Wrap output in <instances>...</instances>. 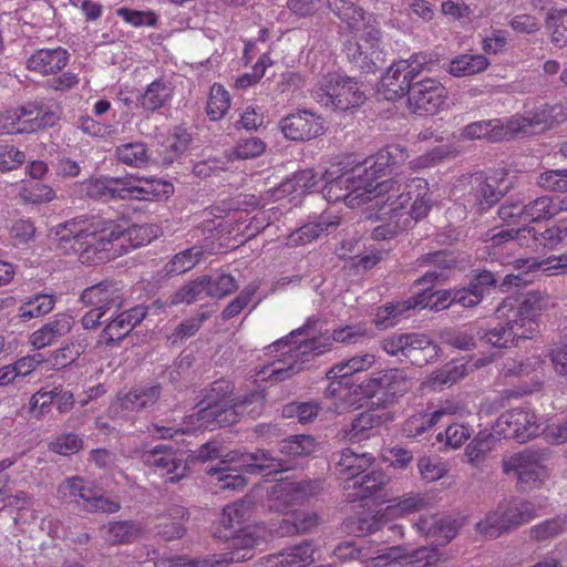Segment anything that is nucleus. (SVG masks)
Segmentation results:
<instances>
[{
    "label": "nucleus",
    "instance_id": "f257e3e1",
    "mask_svg": "<svg viewBox=\"0 0 567 567\" xmlns=\"http://www.w3.org/2000/svg\"><path fill=\"white\" fill-rule=\"evenodd\" d=\"M56 247L64 255L74 254L82 264L96 265L114 259L156 238L152 225L125 227L112 219L79 216L53 229Z\"/></svg>",
    "mask_w": 567,
    "mask_h": 567
},
{
    "label": "nucleus",
    "instance_id": "f03ea898",
    "mask_svg": "<svg viewBox=\"0 0 567 567\" xmlns=\"http://www.w3.org/2000/svg\"><path fill=\"white\" fill-rule=\"evenodd\" d=\"M368 194L372 207L388 216V223L375 227L372 238L386 240L405 231L420 219L424 218L432 207L429 195V184L425 179L415 177L410 179L390 178L377 182L369 177Z\"/></svg>",
    "mask_w": 567,
    "mask_h": 567
},
{
    "label": "nucleus",
    "instance_id": "7ed1b4c3",
    "mask_svg": "<svg viewBox=\"0 0 567 567\" xmlns=\"http://www.w3.org/2000/svg\"><path fill=\"white\" fill-rule=\"evenodd\" d=\"M249 514V507L245 502H236L227 505L223 511L219 526L215 536L225 539L229 545L228 551L213 555L212 557L193 561L194 567H225L229 564L241 563L254 557V548L258 544L248 528L243 527Z\"/></svg>",
    "mask_w": 567,
    "mask_h": 567
},
{
    "label": "nucleus",
    "instance_id": "20e7f679",
    "mask_svg": "<svg viewBox=\"0 0 567 567\" xmlns=\"http://www.w3.org/2000/svg\"><path fill=\"white\" fill-rule=\"evenodd\" d=\"M85 195L96 200L138 199L158 200L173 194L171 183L162 179H143L134 176L100 177L83 183Z\"/></svg>",
    "mask_w": 567,
    "mask_h": 567
},
{
    "label": "nucleus",
    "instance_id": "39448f33",
    "mask_svg": "<svg viewBox=\"0 0 567 567\" xmlns=\"http://www.w3.org/2000/svg\"><path fill=\"white\" fill-rule=\"evenodd\" d=\"M315 99L334 111H347L363 103L365 96L353 79L332 72L323 75L313 89Z\"/></svg>",
    "mask_w": 567,
    "mask_h": 567
},
{
    "label": "nucleus",
    "instance_id": "423d86ee",
    "mask_svg": "<svg viewBox=\"0 0 567 567\" xmlns=\"http://www.w3.org/2000/svg\"><path fill=\"white\" fill-rule=\"evenodd\" d=\"M360 168L352 172L343 173L337 177H332V173L327 172L323 175L326 184L321 193L324 199L331 203L343 200L347 206L353 208L371 198L368 194L369 176L360 173Z\"/></svg>",
    "mask_w": 567,
    "mask_h": 567
},
{
    "label": "nucleus",
    "instance_id": "0eeeda50",
    "mask_svg": "<svg viewBox=\"0 0 567 567\" xmlns=\"http://www.w3.org/2000/svg\"><path fill=\"white\" fill-rule=\"evenodd\" d=\"M548 454L546 450L525 449L505 456L502 460L503 473L514 474L524 488L537 487L548 476L545 466Z\"/></svg>",
    "mask_w": 567,
    "mask_h": 567
},
{
    "label": "nucleus",
    "instance_id": "6e6552de",
    "mask_svg": "<svg viewBox=\"0 0 567 567\" xmlns=\"http://www.w3.org/2000/svg\"><path fill=\"white\" fill-rule=\"evenodd\" d=\"M331 10L346 22L353 34L352 40L363 41L375 51L381 43V30L372 14H367L361 8L346 0H329Z\"/></svg>",
    "mask_w": 567,
    "mask_h": 567
},
{
    "label": "nucleus",
    "instance_id": "1a4fd4ad",
    "mask_svg": "<svg viewBox=\"0 0 567 567\" xmlns=\"http://www.w3.org/2000/svg\"><path fill=\"white\" fill-rule=\"evenodd\" d=\"M445 86L433 78L412 82L408 94L406 107L416 115H433L439 113L446 103Z\"/></svg>",
    "mask_w": 567,
    "mask_h": 567
},
{
    "label": "nucleus",
    "instance_id": "9d476101",
    "mask_svg": "<svg viewBox=\"0 0 567 567\" xmlns=\"http://www.w3.org/2000/svg\"><path fill=\"white\" fill-rule=\"evenodd\" d=\"M163 307L164 305L159 300H155L150 306L138 305L123 311L107 323L101 337L105 340L107 346L120 342L134 327L144 320L148 311L154 310V312H156Z\"/></svg>",
    "mask_w": 567,
    "mask_h": 567
},
{
    "label": "nucleus",
    "instance_id": "9b49d317",
    "mask_svg": "<svg viewBox=\"0 0 567 567\" xmlns=\"http://www.w3.org/2000/svg\"><path fill=\"white\" fill-rule=\"evenodd\" d=\"M322 491V482L299 481L281 482L272 487L271 509L284 511L290 505L302 503Z\"/></svg>",
    "mask_w": 567,
    "mask_h": 567
},
{
    "label": "nucleus",
    "instance_id": "f8f14e48",
    "mask_svg": "<svg viewBox=\"0 0 567 567\" xmlns=\"http://www.w3.org/2000/svg\"><path fill=\"white\" fill-rule=\"evenodd\" d=\"M477 338L493 348H508L519 339H530L532 329L513 316L506 322H497L493 327L478 328Z\"/></svg>",
    "mask_w": 567,
    "mask_h": 567
},
{
    "label": "nucleus",
    "instance_id": "ddd939ff",
    "mask_svg": "<svg viewBox=\"0 0 567 567\" xmlns=\"http://www.w3.org/2000/svg\"><path fill=\"white\" fill-rule=\"evenodd\" d=\"M497 426L501 427L505 436L513 437L520 443L529 441L539 432L536 414L523 409H513L503 413L497 421Z\"/></svg>",
    "mask_w": 567,
    "mask_h": 567
},
{
    "label": "nucleus",
    "instance_id": "4468645a",
    "mask_svg": "<svg viewBox=\"0 0 567 567\" xmlns=\"http://www.w3.org/2000/svg\"><path fill=\"white\" fill-rule=\"evenodd\" d=\"M143 461L148 466L168 475L167 481L171 483L178 482L187 473V466L182 456L172 446L165 444L144 452Z\"/></svg>",
    "mask_w": 567,
    "mask_h": 567
},
{
    "label": "nucleus",
    "instance_id": "2eb2a0df",
    "mask_svg": "<svg viewBox=\"0 0 567 567\" xmlns=\"http://www.w3.org/2000/svg\"><path fill=\"white\" fill-rule=\"evenodd\" d=\"M308 364L309 360L301 358L300 353L292 348L282 358L264 365L256 375L262 381L280 383L303 371Z\"/></svg>",
    "mask_w": 567,
    "mask_h": 567
},
{
    "label": "nucleus",
    "instance_id": "dca6fc26",
    "mask_svg": "<svg viewBox=\"0 0 567 567\" xmlns=\"http://www.w3.org/2000/svg\"><path fill=\"white\" fill-rule=\"evenodd\" d=\"M284 135L292 141H308L323 133V124L309 111H298L281 121Z\"/></svg>",
    "mask_w": 567,
    "mask_h": 567
},
{
    "label": "nucleus",
    "instance_id": "f3484780",
    "mask_svg": "<svg viewBox=\"0 0 567 567\" xmlns=\"http://www.w3.org/2000/svg\"><path fill=\"white\" fill-rule=\"evenodd\" d=\"M81 301L104 312L117 311L124 302L122 289L113 281H102L84 289Z\"/></svg>",
    "mask_w": 567,
    "mask_h": 567
},
{
    "label": "nucleus",
    "instance_id": "a211bd4d",
    "mask_svg": "<svg viewBox=\"0 0 567 567\" xmlns=\"http://www.w3.org/2000/svg\"><path fill=\"white\" fill-rule=\"evenodd\" d=\"M429 505V498L421 494H409L400 498L396 504L388 506L383 514H378L374 517V524L369 527V530L377 532L386 528L393 534L402 537L403 530L401 526L389 525L383 518L385 515H409L415 512H420Z\"/></svg>",
    "mask_w": 567,
    "mask_h": 567
},
{
    "label": "nucleus",
    "instance_id": "6ab92c4d",
    "mask_svg": "<svg viewBox=\"0 0 567 567\" xmlns=\"http://www.w3.org/2000/svg\"><path fill=\"white\" fill-rule=\"evenodd\" d=\"M389 478L382 470L370 468L351 484H346L344 489L349 491V502L363 501L370 497L382 498V491Z\"/></svg>",
    "mask_w": 567,
    "mask_h": 567
},
{
    "label": "nucleus",
    "instance_id": "aec40b11",
    "mask_svg": "<svg viewBox=\"0 0 567 567\" xmlns=\"http://www.w3.org/2000/svg\"><path fill=\"white\" fill-rule=\"evenodd\" d=\"M73 324L74 320L71 316L66 313H59L54 316L52 320L33 331L30 334L28 342L35 350L50 347L62 337L70 333Z\"/></svg>",
    "mask_w": 567,
    "mask_h": 567
},
{
    "label": "nucleus",
    "instance_id": "412c9836",
    "mask_svg": "<svg viewBox=\"0 0 567 567\" xmlns=\"http://www.w3.org/2000/svg\"><path fill=\"white\" fill-rule=\"evenodd\" d=\"M373 463L374 457L370 453H358L349 447L343 449L336 464V473L339 478L343 480L347 484H351L369 471Z\"/></svg>",
    "mask_w": 567,
    "mask_h": 567
},
{
    "label": "nucleus",
    "instance_id": "4be33fe9",
    "mask_svg": "<svg viewBox=\"0 0 567 567\" xmlns=\"http://www.w3.org/2000/svg\"><path fill=\"white\" fill-rule=\"evenodd\" d=\"M69 59L64 48L40 49L27 60V69L42 75L56 74L65 68Z\"/></svg>",
    "mask_w": 567,
    "mask_h": 567
},
{
    "label": "nucleus",
    "instance_id": "5701e85b",
    "mask_svg": "<svg viewBox=\"0 0 567 567\" xmlns=\"http://www.w3.org/2000/svg\"><path fill=\"white\" fill-rule=\"evenodd\" d=\"M174 91L175 86L171 80L165 76L158 78L151 82L145 91L137 96V105L147 112H157L169 105Z\"/></svg>",
    "mask_w": 567,
    "mask_h": 567
},
{
    "label": "nucleus",
    "instance_id": "b1692460",
    "mask_svg": "<svg viewBox=\"0 0 567 567\" xmlns=\"http://www.w3.org/2000/svg\"><path fill=\"white\" fill-rule=\"evenodd\" d=\"M338 216L323 213L315 221H309L288 236V245L300 246L311 243L322 234L333 233L340 225Z\"/></svg>",
    "mask_w": 567,
    "mask_h": 567
},
{
    "label": "nucleus",
    "instance_id": "393cba45",
    "mask_svg": "<svg viewBox=\"0 0 567 567\" xmlns=\"http://www.w3.org/2000/svg\"><path fill=\"white\" fill-rule=\"evenodd\" d=\"M404 64L393 62L381 79L380 92L388 101H395L408 96L412 86L411 75L405 74Z\"/></svg>",
    "mask_w": 567,
    "mask_h": 567
},
{
    "label": "nucleus",
    "instance_id": "a878e982",
    "mask_svg": "<svg viewBox=\"0 0 567 567\" xmlns=\"http://www.w3.org/2000/svg\"><path fill=\"white\" fill-rule=\"evenodd\" d=\"M162 386L159 383H150L132 388L127 393L118 395L123 410L140 412L153 406L159 399Z\"/></svg>",
    "mask_w": 567,
    "mask_h": 567
},
{
    "label": "nucleus",
    "instance_id": "bb28decb",
    "mask_svg": "<svg viewBox=\"0 0 567 567\" xmlns=\"http://www.w3.org/2000/svg\"><path fill=\"white\" fill-rule=\"evenodd\" d=\"M197 421L200 422L199 426L214 427V426H229L236 424L241 417L234 399L228 402L209 408H202L196 413Z\"/></svg>",
    "mask_w": 567,
    "mask_h": 567
},
{
    "label": "nucleus",
    "instance_id": "cd10ccee",
    "mask_svg": "<svg viewBox=\"0 0 567 567\" xmlns=\"http://www.w3.org/2000/svg\"><path fill=\"white\" fill-rule=\"evenodd\" d=\"M437 346L426 334L409 333L404 358L412 364L422 367L437 357Z\"/></svg>",
    "mask_w": 567,
    "mask_h": 567
},
{
    "label": "nucleus",
    "instance_id": "c85d7f7f",
    "mask_svg": "<svg viewBox=\"0 0 567 567\" xmlns=\"http://www.w3.org/2000/svg\"><path fill=\"white\" fill-rule=\"evenodd\" d=\"M246 473L259 474L266 472L267 474L279 473L289 470L286 461L274 455L268 450H257L252 453L246 454L243 463Z\"/></svg>",
    "mask_w": 567,
    "mask_h": 567
},
{
    "label": "nucleus",
    "instance_id": "c756f323",
    "mask_svg": "<svg viewBox=\"0 0 567 567\" xmlns=\"http://www.w3.org/2000/svg\"><path fill=\"white\" fill-rule=\"evenodd\" d=\"M142 526L134 520L111 522L100 528V535L110 545L128 544L142 534Z\"/></svg>",
    "mask_w": 567,
    "mask_h": 567
},
{
    "label": "nucleus",
    "instance_id": "7c9ffc66",
    "mask_svg": "<svg viewBox=\"0 0 567 567\" xmlns=\"http://www.w3.org/2000/svg\"><path fill=\"white\" fill-rule=\"evenodd\" d=\"M549 296L539 290L528 291L520 302L514 317L524 322L527 329L534 332L535 318L549 306Z\"/></svg>",
    "mask_w": 567,
    "mask_h": 567
},
{
    "label": "nucleus",
    "instance_id": "2f4dec72",
    "mask_svg": "<svg viewBox=\"0 0 567 567\" xmlns=\"http://www.w3.org/2000/svg\"><path fill=\"white\" fill-rule=\"evenodd\" d=\"M313 555L315 547L312 542L303 540L277 554L272 558L271 567H303L315 561Z\"/></svg>",
    "mask_w": 567,
    "mask_h": 567
},
{
    "label": "nucleus",
    "instance_id": "473e14b6",
    "mask_svg": "<svg viewBox=\"0 0 567 567\" xmlns=\"http://www.w3.org/2000/svg\"><path fill=\"white\" fill-rule=\"evenodd\" d=\"M513 183L504 172H496L485 178L480 184L478 195L482 198L481 204H486L489 208L497 204L511 189Z\"/></svg>",
    "mask_w": 567,
    "mask_h": 567
},
{
    "label": "nucleus",
    "instance_id": "72a5a7b5",
    "mask_svg": "<svg viewBox=\"0 0 567 567\" xmlns=\"http://www.w3.org/2000/svg\"><path fill=\"white\" fill-rule=\"evenodd\" d=\"M408 158L406 151L400 145H389L380 150L370 165L369 169L364 168L367 177L378 178L379 175L385 174L388 169L403 164Z\"/></svg>",
    "mask_w": 567,
    "mask_h": 567
},
{
    "label": "nucleus",
    "instance_id": "f704fd0d",
    "mask_svg": "<svg viewBox=\"0 0 567 567\" xmlns=\"http://www.w3.org/2000/svg\"><path fill=\"white\" fill-rule=\"evenodd\" d=\"M567 209L564 200L550 196H542L523 206L524 221L535 223L549 219L559 212Z\"/></svg>",
    "mask_w": 567,
    "mask_h": 567
},
{
    "label": "nucleus",
    "instance_id": "c9c22d12",
    "mask_svg": "<svg viewBox=\"0 0 567 567\" xmlns=\"http://www.w3.org/2000/svg\"><path fill=\"white\" fill-rule=\"evenodd\" d=\"M319 516L315 512L293 511L287 514L279 523L277 532L281 536L305 534L318 526Z\"/></svg>",
    "mask_w": 567,
    "mask_h": 567
},
{
    "label": "nucleus",
    "instance_id": "e433bc0d",
    "mask_svg": "<svg viewBox=\"0 0 567 567\" xmlns=\"http://www.w3.org/2000/svg\"><path fill=\"white\" fill-rule=\"evenodd\" d=\"M39 101L28 102L20 107L7 111L0 117V134L20 133L17 128L32 124L39 110Z\"/></svg>",
    "mask_w": 567,
    "mask_h": 567
},
{
    "label": "nucleus",
    "instance_id": "4c0bfd02",
    "mask_svg": "<svg viewBox=\"0 0 567 567\" xmlns=\"http://www.w3.org/2000/svg\"><path fill=\"white\" fill-rule=\"evenodd\" d=\"M344 50L348 60L359 70L364 73H374L378 69L375 60L379 56V52L363 45L358 40L349 39L346 42Z\"/></svg>",
    "mask_w": 567,
    "mask_h": 567
},
{
    "label": "nucleus",
    "instance_id": "58836bf2",
    "mask_svg": "<svg viewBox=\"0 0 567 567\" xmlns=\"http://www.w3.org/2000/svg\"><path fill=\"white\" fill-rule=\"evenodd\" d=\"M190 141V135L185 128L175 127L174 131L164 138L158 150L163 163L169 165L176 161L187 151Z\"/></svg>",
    "mask_w": 567,
    "mask_h": 567
},
{
    "label": "nucleus",
    "instance_id": "ea45409f",
    "mask_svg": "<svg viewBox=\"0 0 567 567\" xmlns=\"http://www.w3.org/2000/svg\"><path fill=\"white\" fill-rule=\"evenodd\" d=\"M488 65L489 61L483 54H461L449 63L446 71L455 78H464L482 73Z\"/></svg>",
    "mask_w": 567,
    "mask_h": 567
},
{
    "label": "nucleus",
    "instance_id": "a19ab883",
    "mask_svg": "<svg viewBox=\"0 0 567 567\" xmlns=\"http://www.w3.org/2000/svg\"><path fill=\"white\" fill-rule=\"evenodd\" d=\"M87 341L85 338L78 337L62 348L51 352L47 362L52 370H61L75 362L86 350Z\"/></svg>",
    "mask_w": 567,
    "mask_h": 567
},
{
    "label": "nucleus",
    "instance_id": "79ce46f5",
    "mask_svg": "<svg viewBox=\"0 0 567 567\" xmlns=\"http://www.w3.org/2000/svg\"><path fill=\"white\" fill-rule=\"evenodd\" d=\"M186 515L187 511L184 507H172L168 515L162 516L161 522L156 525L157 534L165 540L182 538L186 533L183 524Z\"/></svg>",
    "mask_w": 567,
    "mask_h": 567
},
{
    "label": "nucleus",
    "instance_id": "37998d69",
    "mask_svg": "<svg viewBox=\"0 0 567 567\" xmlns=\"http://www.w3.org/2000/svg\"><path fill=\"white\" fill-rule=\"evenodd\" d=\"M451 414H453L452 410L440 408L430 414L412 415L404 422L402 432L408 437L422 435L426 430L439 423L441 419Z\"/></svg>",
    "mask_w": 567,
    "mask_h": 567
},
{
    "label": "nucleus",
    "instance_id": "c03bdc74",
    "mask_svg": "<svg viewBox=\"0 0 567 567\" xmlns=\"http://www.w3.org/2000/svg\"><path fill=\"white\" fill-rule=\"evenodd\" d=\"M231 462L233 460H223L220 463L224 464V466L212 467L207 473L212 476H216L221 489L239 491L247 484V480L243 475V471L245 472V468L241 466L243 470H238L236 466L230 465Z\"/></svg>",
    "mask_w": 567,
    "mask_h": 567
},
{
    "label": "nucleus",
    "instance_id": "a18cd8bd",
    "mask_svg": "<svg viewBox=\"0 0 567 567\" xmlns=\"http://www.w3.org/2000/svg\"><path fill=\"white\" fill-rule=\"evenodd\" d=\"M382 424V417L371 411L360 413L344 430V436L350 442H361L371 436L373 429Z\"/></svg>",
    "mask_w": 567,
    "mask_h": 567
},
{
    "label": "nucleus",
    "instance_id": "49530a36",
    "mask_svg": "<svg viewBox=\"0 0 567 567\" xmlns=\"http://www.w3.org/2000/svg\"><path fill=\"white\" fill-rule=\"evenodd\" d=\"M321 178H323V176H320L313 169H303L295 173L291 177L284 181L280 184L279 190L284 194L310 193L318 187Z\"/></svg>",
    "mask_w": 567,
    "mask_h": 567
},
{
    "label": "nucleus",
    "instance_id": "de8ad7c7",
    "mask_svg": "<svg viewBox=\"0 0 567 567\" xmlns=\"http://www.w3.org/2000/svg\"><path fill=\"white\" fill-rule=\"evenodd\" d=\"M375 363V355L362 353L333 365L328 372V378H348L354 373L369 370Z\"/></svg>",
    "mask_w": 567,
    "mask_h": 567
},
{
    "label": "nucleus",
    "instance_id": "09e8293b",
    "mask_svg": "<svg viewBox=\"0 0 567 567\" xmlns=\"http://www.w3.org/2000/svg\"><path fill=\"white\" fill-rule=\"evenodd\" d=\"M526 231L533 235V240L536 245L544 248L555 249L560 246H567V219H559L553 227L544 231H537L536 229Z\"/></svg>",
    "mask_w": 567,
    "mask_h": 567
},
{
    "label": "nucleus",
    "instance_id": "8fccbe9b",
    "mask_svg": "<svg viewBox=\"0 0 567 567\" xmlns=\"http://www.w3.org/2000/svg\"><path fill=\"white\" fill-rule=\"evenodd\" d=\"M203 256V247L193 246L173 256V258L166 262L164 269L169 276L185 274L199 264Z\"/></svg>",
    "mask_w": 567,
    "mask_h": 567
},
{
    "label": "nucleus",
    "instance_id": "3c124183",
    "mask_svg": "<svg viewBox=\"0 0 567 567\" xmlns=\"http://www.w3.org/2000/svg\"><path fill=\"white\" fill-rule=\"evenodd\" d=\"M385 381V400L393 402L403 396L412 388V378L404 369H389L383 371Z\"/></svg>",
    "mask_w": 567,
    "mask_h": 567
},
{
    "label": "nucleus",
    "instance_id": "603ef678",
    "mask_svg": "<svg viewBox=\"0 0 567 567\" xmlns=\"http://www.w3.org/2000/svg\"><path fill=\"white\" fill-rule=\"evenodd\" d=\"M54 296L38 293L29 298L19 307L18 316L21 321L27 322L33 318H39L51 312L54 308Z\"/></svg>",
    "mask_w": 567,
    "mask_h": 567
},
{
    "label": "nucleus",
    "instance_id": "864d4df0",
    "mask_svg": "<svg viewBox=\"0 0 567 567\" xmlns=\"http://www.w3.org/2000/svg\"><path fill=\"white\" fill-rule=\"evenodd\" d=\"M534 229L533 227L527 228H504L503 226H495L487 229L483 235L482 239L484 243L489 244V247L497 248L514 240L522 245V238L532 237L526 230Z\"/></svg>",
    "mask_w": 567,
    "mask_h": 567
},
{
    "label": "nucleus",
    "instance_id": "5fc2aeb1",
    "mask_svg": "<svg viewBox=\"0 0 567 567\" xmlns=\"http://www.w3.org/2000/svg\"><path fill=\"white\" fill-rule=\"evenodd\" d=\"M417 308L415 298L412 297L403 302L386 303L377 310L374 322L379 327L389 328L394 326L398 320L409 310Z\"/></svg>",
    "mask_w": 567,
    "mask_h": 567
},
{
    "label": "nucleus",
    "instance_id": "6e6d98bb",
    "mask_svg": "<svg viewBox=\"0 0 567 567\" xmlns=\"http://www.w3.org/2000/svg\"><path fill=\"white\" fill-rule=\"evenodd\" d=\"M509 529L528 523L537 516L535 505L527 501L503 503Z\"/></svg>",
    "mask_w": 567,
    "mask_h": 567
},
{
    "label": "nucleus",
    "instance_id": "4d7b16f0",
    "mask_svg": "<svg viewBox=\"0 0 567 567\" xmlns=\"http://www.w3.org/2000/svg\"><path fill=\"white\" fill-rule=\"evenodd\" d=\"M115 154L120 162L134 167H143L150 161L147 146L143 142L122 144L116 147Z\"/></svg>",
    "mask_w": 567,
    "mask_h": 567
},
{
    "label": "nucleus",
    "instance_id": "13d9d810",
    "mask_svg": "<svg viewBox=\"0 0 567 567\" xmlns=\"http://www.w3.org/2000/svg\"><path fill=\"white\" fill-rule=\"evenodd\" d=\"M414 298L417 307L430 308L437 312L454 305V289L430 292V288H425L422 292L416 293Z\"/></svg>",
    "mask_w": 567,
    "mask_h": 567
},
{
    "label": "nucleus",
    "instance_id": "bf43d9fd",
    "mask_svg": "<svg viewBox=\"0 0 567 567\" xmlns=\"http://www.w3.org/2000/svg\"><path fill=\"white\" fill-rule=\"evenodd\" d=\"M463 135L468 138H486L491 142H501V118L473 122L463 130Z\"/></svg>",
    "mask_w": 567,
    "mask_h": 567
},
{
    "label": "nucleus",
    "instance_id": "052dcab7",
    "mask_svg": "<svg viewBox=\"0 0 567 567\" xmlns=\"http://www.w3.org/2000/svg\"><path fill=\"white\" fill-rule=\"evenodd\" d=\"M416 265L419 267H432V269L450 276L451 271L456 268L457 260L452 251L439 250L420 256L416 259Z\"/></svg>",
    "mask_w": 567,
    "mask_h": 567
},
{
    "label": "nucleus",
    "instance_id": "680f3d73",
    "mask_svg": "<svg viewBox=\"0 0 567 567\" xmlns=\"http://www.w3.org/2000/svg\"><path fill=\"white\" fill-rule=\"evenodd\" d=\"M551 32V42L558 48L567 47V9H551L546 18Z\"/></svg>",
    "mask_w": 567,
    "mask_h": 567
},
{
    "label": "nucleus",
    "instance_id": "e2e57ef3",
    "mask_svg": "<svg viewBox=\"0 0 567 567\" xmlns=\"http://www.w3.org/2000/svg\"><path fill=\"white\" fill-rule=\"evenodd\" d=\"M477 530L491 538L498 537L502 533L509 530L506 523L504 504L501 503L494 512L476 524Z\"/></svg>",
    "mask_w": 567,
    "mask_h": 567
},
{
    "label": "nucleus",
    "instance_id": "0e129e2a",
    "mask_svg": "<svg viewBox=\"0 0 567 567\" xmlns=\"http://www.w3.org/2000/svg\"><path fill=\"white\" fill-rule=\"evenodd\" d=\"M230 97L223 85L215 83L210 87L209 99L207 101V115L212 121H218L228 111Z\"/></svg>",
    "mask_w": 567,
    "mask_h": 567
},
{
    "label": "nucleus",
    "instance_id": "69168bd1",
    "mask_svg": "<svg viewBox=\"0 0 567 567\" xmlns=\"http://www.w3.org/2000/svg\"><path fill=\"white\" fill-rule=\"evenodd\" d=\"M93 484L86 483L84 478L80 476H73L64 480L58 487V493L61 498L70 502H78L82 499L86 501Z\"/></svg>",
    "mask_w": 567,
    "mask_h": 567
},
{
    "label": "nucleus",
    "instance_id": "338daca9",
    "mask_svg": "<svg viewBox=\"0 0 567 567\" xmlns=\"http://www.w3.org/2000/svg\"><path fill=\"white\" fill-rule=\"evenodd\" d=\"M435 564V551L429 548H420L409 556L391 559L383 567H434Z\"/></svg>",
    "mask_w": 567,
    "mask_h": 567
},
{
    "label": "nucleus",
    "instance_id": "774afa93",
    "mask_svg": "<svg viewBox=\"0 0 567 567\" xmlns=\"http://www.w3.org/2000/svg\"><path fill=\"white\" fill-rule=\"evenodd\" d=\"M265 395L262 391L254 390L249 393L234 396V403L240 414L251 419L259 416L265 408Z\"/></svg>",
    "mask_w": 567,
    "mask_h": 567
}]
</instances>
